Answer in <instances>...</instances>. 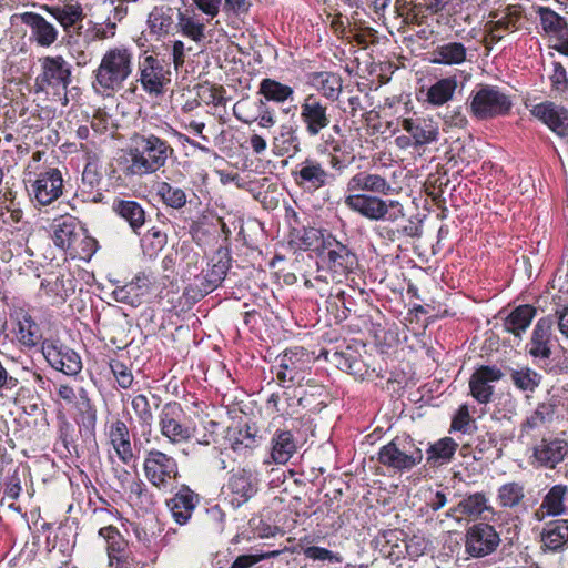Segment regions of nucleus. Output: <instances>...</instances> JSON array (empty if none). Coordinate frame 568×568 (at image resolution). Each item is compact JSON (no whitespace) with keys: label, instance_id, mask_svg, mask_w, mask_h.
Returning a JSON list of instances; mask_svg holds the SVG:
<instances>
[{"label":"nucleus","instance_id":"obj_1","mask_svg":"<svg viewBox=\"0 0 568 568\" xmlns=\"http://www.w3.org/2000/svg\"><path fill=\"white\" fill-rule=\"evenodd\" d=\"M173 154L171 144L154 133H134L123 154L118 158V166L125 176H143L165 166Z\"/></svg>","mask_w":568,"mask_h":568},{"label":"nucleus","instance_id":"obj_2","mask_svg":"<svg viewBox=\"0 0 568 568\" xmlns=\"http://www.w3.org/2000/svg\"><path fill=\"white\" fill-rule=\"evenodd\" d=\"M133 71V53L126 47H114L103 54L93 71L92 87L95 92L110 95L123 89Z\"/></svg>","mask_w":568,"mask_h":568},{"label":"nucleus","instance_id":"obj_3","mask_svg":"<svg viewBox=\"0 0 568 568\" xmlns=\"http://www.w3.org/2000/svg\"><path fill=\"white\" fill-rule=\"evenodd\" d=\"M159 428L161 435L173 445L190 442L196 432V425L175 400L165 403L159 414Z\"/></svg>","mask_w":568,"mask_h":568},{"label":"nucleus","instance_id":"obj_4","mask_svg":"<svg viewBox=\"0 0 568 568\" xmlns=\"http://www.w3.org/2000/svg\"><path fill=\"white\" fill-rule=\"evenodd\" d=\"M41 72L36 78L37 91L65 98L72 83V67L62 55H47L40 60Z\"/></svg>","mask_w":568,"mask_h":568},{"label":"nucleus","instance_id":"obj_5","mask_svg":"<svg viewBox=\"0 0 568 568\" xmlns=\"http://www.w3.org/2000/svg\"><path fill=\"white\" fill-rule=\"evenodd\" d=\"M148 481L159 490H170L180 477L179 464L173 456L159 449H150L143 462Z\"/></svg>","mask_w":568,"mask_h":568},{"label":"nucleus","instance_id":"obj_6","mask_svg":"<svg viewBox=\"0 0 568 568\" xmlns=\"http://www.w3.org/2000/svg\"><path fill=\"white\" fill-rule=\"evenodd\" d=\"M317 257L320 266L332 272L336 278L353 272L358 265L356 254L332 234H327L318 247Z\"/></svg>","mask_w":568,"mask_h":568},{"label":"nucleus","instance_id":"obj_7","mask_svg":"<svg viewBox=\"0 0 568 568\" xmlns=\"http://www.w3.org/2000/svg\"><path fill=\"white\" fill-rule=\"evenodd\" d=\"M513 101L499 88L495 85H480L473 93L470 112L478 120H488L504 116L511 110Z\"/></svg>","mask_w":568,"mask_h":568},{"label":"nucleus","instance_id":"obj_8","mask_svg":"<svg viewBox=\"0 0 568 568\" xmlns=\"http://www.w3.org/2000/svg\"><path fill=\"white\" fill-rule=\"evenodd\" d=\"M260 484L261 479L257 471L248 467L233 469L229 473L223 494L233 508H239L258 493Z\"/></svg>","mask_w":568,"mask_h":568},{"label":"nucleus","instance_id":"obj_9","mask_svg":"<svg viewBox=\"0 0 568 568\" xmlns=\"http://www.w3.org/2000/svg\"><path fill=\"white\" fill-rule=\"evenodd\" d=\"M278 364L274 367L278 384L290 387L301 384L311 366V356L303 347H292L277 356Z\"/></svg>","mask_w":568,"mask_h":568},{"label":"nucleus","instance_id":"obj_10","mask_svg":"<svg viewBox=\"0 0 568 568\" xmlns=\"http://www.w3.org/2000/svg\"><path fill=\"white\" fill-rule=\"evenodd\" d=\"M365 123L367 125L368 135L371 136V142L375 150L372 155L374 164L388 166L390 164V121L383 118L379 111L371 110L366 113Z\"/></svg>","mask_w":568,"mask_h":568},{"label":"nucleus","instance_id":"obj_11","mask_svg":"<svg viewBox=\"0 0 568 568\" xmlns=\"http://www.w3.org/2000/svg\"><path fill=\"white\" fill-rule=\"evenodd\" d=\"M140 83L150 95L159 97L164 93L171 82L170 64L153 55H146L139 63Z\"/></svg>","mask_w":568,"mask_h":568},{"label":"nucleus","instance_id":"obj_12","mask_svg":"<svg viewBox=\"0 0 568 568\" xmlns=\"http://www.w3.org/2000/svg\"><path fill=\"white\" fill-rule=\"evenodd\" d=\"M328 103L317 94H307L301 102L300 120L310 138L317 136L331 124Z\"/></svg>","mask_w":568,"mask_h":568},{"label":"nucleus","instance_id":"obj_13","mask_svg":"<svg viewBox=\"0 0 568 568\" xmlns=\"http://www.w3.org/2000/svg\"><path fill=\"white\" fill-rule=\"evenodd\" d=\"M263 98L250 101L242 99L233 106L234 116L244 124L257 123L262 129L273 128L276 120V111Z\"/></svg>","mask_w":568,"mask_h":568},{"label":"nucleus","instance_id":"obj_14","mask_svg":"<svg viewBox=\"0 0 568 568\" xmlns=\"http://www.w3.org/2000/svg\"><path fill=\"white\" fill-rule=\"evenodd\" d=\"M29 183L28 191L40 205H49L62 195L63 179L59 169L49 168Z\"/></svg>","mask_w":568,"mask_h":568},{"label":"nucleus","instance_id":"obj_15","mask_svg":"<svg viewBox=\"0 0 568 568\" xmlns=\"http://www.w3.org/2000/svg\"><path fill=\"white\" fill-rule=\"evenodd\" d=\"M153 280L152 273L139 272L130 282L116 285L111 296L118 303L139 307L151 293Z\"/></svg>","mask_w":568,"mask_h":568},{"label":"nucleus","instance_id":"obj_16","mask_svg":"<svg viewBox=\"0 0 568 568\" xmlns=\"http://www.w3.org/2000/svg\"><path fill=\"white\" fill-rule=\"evenodd\" d=\"M500 537L494 526L485 523L473 525L466 534V550L473 557H485L494 552Z\"/></svg>","mask_w":568,"mask_h":568},{"label":"nucleus","instance_id":"obj_17","mask_svg":"<svg viewBox=\"0 0 568 568\" xmlns=\"http://www.w3.org/2000/svg\"><path fill=\"white\" fill-rule=\"evenodd\" d=\"M42 353L50 366L68 376H75L82 369L80 355L72 348L57 342H44Z\"/></svg>","mask_w":568,"mask_h":568},{"label":"nucleus","instance_id":"obj_18","mask_svg":"<svg viewBox=\"0 0 568 568\" xmlns=\"http://www.w3.org/2000/svg\"><path fill=\"white\" fill-rule=\"evenodd\" d=\"M295 184L304 191L314 192L329 182L331 174L314 158H305L292 170Z\"/></svg>","mask_w":568,"mask_h":568},{"label":"nucleus","instance_id":"obj_19","mask_svg":"<svg viewBox=\"0 0 568 568\" xmlns=\"http://www.w3.org/2000/svg\"><path fill=\"white\" fill-rule=\"evenodd\" d=\"M257 94L267 102L282 105L281 110L283 114H291L292 118L295 116L297 104H291L295 101V91L293 87L284 84L275 79L264 78L258 84Z\"/></svg>","mask_w":568,"mask_h":568},{"label":"nucleus","instance_id":"obj_20","mask_svg":"<svg viewBox=\"0 0 568 568\" xmlns=\"http://www.w3.org/2000/svg\"><path fill=\"white\" fill-rule=\"evenodd\" d=\"M227 446L239 456L248 457L262 443V436L254 425H237L227 427L224 437Z\"/></svg>","mask_w":568,"mask_h":568},{"label":"nucleus","instance_id":"obj_21","mask_svg":"<svg viewBox=\"0 0 568 568\" xmlns=\"http://www.w3.org/2000/svg\"><path fill=\"white\" fill-rule=\"evenodd\" d=\"M21 23L30 29V41L40 48H50L59 37L57 27L37 12L26 11L18 14Z\"/></svg>","mask_w":568,"mask_h":568},{"label":"nucleus","instance_id":"obj_22","mask_svg":"<svg viewBox=\"0 0 568 568\" xmlns=\"http://www.w3.org/2000/svg\"><path fill=\"white\" fill-rule=\"evenodd\" d=\"M298 124L293 118L278 125L275 130L272 146L277 156L293 158L302 151V140Z\"/></svg>","mask_w":568,"mask_h":568},{"label":"nucleus","instance_id":"obj_23","mask_svg":"<svg viewBox=\"0 0 568 568\" xmlns=\"http://www.w3.org/2000/svg\"><path fill=\"white\" fill-rule=\"evenodd\" d=\"M531 114L560 138L568 136V110L551 101L532 106Z\"/></svg>","mask_w":568,"mask_h":568},{"label":"nucleus","instance_id":"obj_24","mask_svg":"<svg viewBox=\"0 0 568 568\" xmlns=\"http://www.w3.org/2000/svg\"><path fill=\"white\" fill-rule=\"evenodd\" d=\"M102 182L101 165L95 158H90L83 169L81 183L78 186L75 196L81 202H102L104 195L100 191Z\"/></svg>","mask_w":568,"mask_h":568},{"label":"nucleus","instance_id":"obj_25","mask_svg":"<svg viewBox=\"0 0 568 568\" xmlns=\"http://www.w3.org/2000/svg\"><path fill=\"white\" fill-rule=\"evenodd\" d=\"M568 455V443L560 438H542L532 448L531 458L540 467L554 469Z\"/></svg>","mask_w":568,"mask_h":568},{"label":"nucleus","instance_id":"obj_26","mask_svg":"<svg viewBox=\"0 0 568 568\" xmlns=\"http://www.w3.org/2000/svg\"><path fill=\"white\" fill-rule=\"evenodd\" d=\"M503 377L501 371L496 366H480L470 376L469 389L470 395L479 404H488L494 394L491 383Z\"/></svg>","mask_w":568,"mask_h":568},{"label":"nucleus","instance_id":"obj_27","mask_svg":"<svg viewBox=\"0 0 568 568\" xmlns=\"http://www.w3.org/2000/svg\"><path fill=\"white\" fill-rule=\"evenodd\" d=\"M232 266V256L227 250L216 251L209 263V268L201 281L202 291L207 294L217 288L225 280Z\"/></svg>","mask_w":568,"mask_h":568},{"label":"nucleus","instance_id":"obj_28","mask_svg":"<svg viewBox=\"0 0 568 568\" xmlns=\"http://www.w3.org/2000/svg\"><path fill=\"white\" fill-rule=\"evenodd\" d=\"M344 203L352 211L369 220L384 219L390 206V204H387L377 196L365 194H349L345 197Z\"/></svg>","mask_w":568,"mask_h":568},{"label":"nucleus","instance_id":"obj_29","mask_svg":"<svg viewBox=\"0 0 568 568\" xmlns=\"http://www.w3.org/2000/svg\"><path fill=\"white\" fill-rule=\"evenodd\" d=\"M325 357L338 369L344 371L356 378H364L367 373V367L361 358L359 353L351 345L334 352L326 351Z\"/></svg>","mask_w":568,"mask_h":568},{"label":"nucleus","instance_id":"obj_30","mask_svg":"<svg viewBox=\"0 0 568 568\" xmlns=\"http://www.w3.org/2000/svg\"><path fill=\"white\" fill-rule=\"evenodd\" d=\"M199 503V494L193 491L187 485H182L174 496L168 501V506L174 520L179 525H185L190 520Z\"/></svg>","mask_w":568,"mask_h":568},{"label":"nucleus","instance_id":"obj_31","mask_svg":"<svg viewBox=\"0 0 568 568\" xmlns=\"http://www.w3.org/2000/svg\"><path fill=\"white\" fill-rule=\"evenodd\" d=\"M552 320L541 317L537 321L531 333L528 353L535 358L548 359L552 346Z\"/></svg>","mask_w":568,"mask_h":568},{"label":"nucleus","instance_id":"obj_32","mask_svg":"<svg viewBox=\"0 0 568 568\" xmlns=\"http://www.w3.org/2000/svg\"><path fill=\"white\" fill-rule=\"evenodd\" d=\"M568 486L558 484L552 486L544 496L539 508L535 511V518L542 521L547 516H560L567 513L566 496Z\"/></svg>","mask_w":568,"mask_h":568},{"label":"nucleus","instance_id":"obj_33","mask_svg":"<svg viewBox=\"0 0 568 568\" xmlns=\"http://www.w3.org/2000/svg\"><path fill=\"white\" fill-rule=\"evenodd\" d=\"M74 408L75 423L80 427V432L83 430L85 435L94 437L98 422V409L83 387L79 389Z\"/></svg>","mask_w":568,"mask_h":568},{"label":"nucleus","instance_id":"obj_34","mask_svg":"<svg viewBox=\"0 0 568 568\" xmlns=\"http://www.w3.org/2000/svg\"><path fill=\"white\" fill-rule=\"evenodd\" d=\"M40 9L52 16L60 23L65 32V37L72 34L71 29L84 19L83 8L79 2H68L62 6L41 4Z\"/></svg>","mask_w":568,"mask_h":568},{"label":"nucleus","instance_id":"obj_35","mask_svg":"<svg viewBox=\"0 0 568 568\" xmlns=\"http://www.w3.org/2000/svg\"><path fill=\"white\" fill-rule=\"evenodd\" d=\"M414 210V201L410 199L408 192L399 201L393 200V223L397 233L407 236L419 235V222L413 219H405L404 210Z\"/></svg>","mask_w":568,"mask_h":568},{"label":"nucleus","instance_id":"obj_36","mask_svg":"<svg viewBox=\"0 0 568 568\" xmlns=\"http://www.w3.org/2000/svg\"><path fill=\"white\" fill-rule=\"evenodd\" d=\"M112 211L128 222L135 234L145 224V210L138 201L116 197L112 203Z\"/></svg>","mask_w":568,"mask_h":568},{"label":"nucleus","instance_id":"obj_37","mask_svg":"<svg viewBox=\"0 0 568 568\" xmlns=\"http://www.w3.org/2000/svg\"><path fill=\"white\" fill-rule=\"evenodd\" d=\"M109 439L121 462L129 464L134 459L130 429L123 420L116 419L111 424Z\"/></svg>","mask_w":568,"mask_h":568},{"label":"nucleus","instance_id":"obj_38","mask_svg":"<svg viewBox=\"0 0 568 568\" xmlns=\"http://www.w3.org/2000/svg\"><path fill=\"white\" fill-rule=\"evenodd\" d=\"M297 452V440L291 430L276 429L271 439V458L275 464H286Z\"/></svg>","mask_w":568,"mask_h":568},{"label":"nucleus","instance_id":"obj_39","mask_svg":"<svg viewBox=\"0 0 568 568\" xmlns=\"http://www.w3.org/2000/svg\"><path fill=\"white\" fill-rule=\"evenodd\" d=\"M542 547L556 552L568 546V519L551 520L541 532Z\"/></svg>","mask_w":568,"mask_h":568},{"label":"nucleus","instance_id":"obj_40","mask_svg":"<svg viewBox=\"0 0 568 568\" xmlns=\"http://www.w3.org/2000/svg\"><path fill=\"white\" fill-rule=\"evenodd\" d=\"M496 20L487 23L489 37L493 41L503 39L506 32H513L519 28L521 11L516 7H507L500 14H495Z\"/></svg>","mask_w":568,"mask_h":568},{"label":"nucleus","instance_id":"obj_41","mask_svg":"<svg viewBox=\"0 0 568 568\" xmlns=\"http://www.w3.org/2000/svg\"><path fill=\"white\" fill-rule=\"evenodd\" d=\"M371 334L374 338V345L376 347V351L385 363V368L379 367V373H386L388 369V358L390 351V343L388 342L390 327L387 320L384 318V316H382L381 313L377 314L376 318L372 320ZM378 375H381L382 377L384 376L383 374Z\"/></svg>","mask_w":568,"mask_h":568},{"label":"nucleus","instance_id":"obj_42","mask_svg":"<svg viewBox=\"0 0 568 568\" xmlns=\"http://www.w3.org/2000/svg\"><path fill=\"white\" fill-rule=\"evenodd\" d=\"M485 511L494 514V508L488 505L485 493H474L465 496L455 508L447 513V516L459 513L465 517L477 519L481 517Z\"/></svg>","mask_w":568,"mask_h":568},{"label":"nucleus","instance_id":"obj_43","mask_svg":"<svg viewBox=\"0 0 568 568\" xmlns=\"http://www.w3.org/2000/svg\"><path fill=\"white\" fill-rule=\"evenodd\" d=\"M175 27L179 32L194 42H201L205 39V23L193 9L179 10Z\"/></svg>","mask_w":568,"mask_h":568},{"label":"nucleus","instance_id":"obj_44","mask_svg":"<svg viewBox=\"0 0 568 568\" xmlns=\"http://www.w3.org/2000/svg\"><path fill=\"white\" fill-rule=\"evenodd\" d=\"M458 449V443L452 437H443L426 449V460L430 467L449 464Z\"/></svg>","mask_w":568,"mask_h":568},{"label":"nucleus","instance_id":"obj_45","mask_svg":"<svg viewBox=\"0 0 568 568\" xmlns=\"http://www.w3.org/2000/svg\"><path fill=\"white\" fill-rule=\"evenodd\" d=\"M403 129L407 131L415 141V144H427L437 139V125L425 119H402L399 120Z\"/></svg>","mask_w":568,"mask_h":568},{"label":"nucleus","instance_id":"obj_46","mask_svg":"<svg viewBox=\"0 0 568 568\" xmlns=\"http://www.w3.org/2000/svg\"><path fill=\"white\" fill-rule=\"evenodd\" d=\"M536 316V308L529 304H523L515 307L504 320V328L508 333L520 337L529 327Z\"/></svg>","mask_w":568,"mask_h":568},{"label":"nucleus","instance_id":"obj_47","mask_svg":"<svg viewBox=\"0 0 568 568\" xmlns=\"http://www.w3.org/2000/svg\"><path fill=\"white\" fill-rule=\"evenodd\" d=\"M83 227L72 216L62 217L54 225L52 240L55 246L69 251Z\"/></svg>","mask_w":568,"mask_h":568},{"label":"nucleus","instance_id":"obj_48","mask_svg":"<svg viewBox=\"0 0 568 568\" xmlns=\"http://www.w3.org/2000/svg\"><path fill=\"white\" fill-rule=\"evenodd\" d=\"M389 190V185L386 180L377 174H371L367 172H358L347 182L346 191L353 194L357 191H369L386 194Z\"/></svg>","mask_w":568,"mask_h":568},{"label":"nucleus","instance_id":"obj_49","mask_svg":"<svg viewBox=\"0 0 568 568\" xmlns=\"http://www.w3.org/2000/svg\"><path fill=\"white\" fill-rule=\"evenodd\" d=\"M99 535L106 540V550L110 564L113 565L119 558L131 556L128 551V541L122 537L116 527L106 526L99 530Z\"/></svg>","mask_w":568,"mask_h":568},{"label":"nucleus","instance_id":"obj_50","mask_svg":"<svg viewBox=\"0 0 568 568\" xmlns=\"http://www.w3.org/2000/svg\"><path fill=\"white\" fill-rule=\"evenodd\" d=\"M311 83L315 87L327 100H337L342 90L341 78L333 72H314L310 75Z\"/></svg>","mask_w":568,"mask_h":568},{"label":"nucleus","instance_id":"obj_51","mask_svg":"<svg viewBox=\"0 0 568 568\" xmlns=\"http://www.w3.org/2000/svg\"><path fill=\"white\" fill-rule=\"evenodd\" d=\"M556 406L550 403H540L536 409L521 423L520 437L530 436L531 432L539 429L552 420Z\"/></svg>","mask_w":568,"mask_h":568},{"label":"nucleus","instance_id":"obj_52","mask_svg":"<svg viewBox=\"0 0 568 568\" xmlns=\"http://www.w3.org/2000/svg\"><path fill=\"white\" fill-rule=\"evenodd\" d=\"M398 437L393 440V468L409 469L419 464L423 459L422 450L408 440L403 449L398 448Z\"/></svg>","mask_w":568,"mask_h":568},{"label":"nucleus","instance_id":"obj_53","mask_svg":"<svg viewBox=\"0 0 568 568\" xmlns=\"http://www.w3.org/2000/svg\"><path fill=\"white\" fill-rule=\"evenodd\" d=\"M452 0H396V10L403 16V8L408 7L415 17H426L442 11Z\"/></svg>","mask_w":568,"mask_h":568},{"label":"nucleus","instance_id":"obj_54","mask_svg":"<svg viewBox=\"0 0 568 568\" xmlns=\"http://www.w3.org/2000/svg\"><path fill=\"white\" fill-rule=\"evenodd\" d=\"M457 88V80L455 77H448L438 80L429 87L426 101L435 106H440L452 100Z\"/></svg>","mask_w":568,"mask_h":568},{"label":"nucleus","instance_id":"obj_55","mask_svg":"<svg viewBox=\"0 0 568 568\" xmlns=\"http://www.w3.org/2000/svg\"><path fill=\"white\" fill-rule=\"evenodd\" d=\"M131 407L135 414L142 436H150L154 416L148 397L143 394L134 395L131 398Z\"/></svg>","mask_w":568,"mask_h":568},{"label":"nucleus","instance_id":"obj_56","mask_svg":"<svg viewBox=\"0 0 568 568\" xmlns=\"http://www.w3.org/2000/svg\"><path fill=\"white\" fill-rule=\"evenodd\" d=\"M525 497V487L517 481L503 484L497 490V501L501 508H518Z\"/></svg>","mask_w":568,"mask_h":568},{"label":"nucleus","instance_id":"obj_57","mask_svg":"<svg viewBox=\"0 0 568 568\" xmlns=\"http://www.w3.org/2000/svg\"><path fill=\"white\" fill-rule=\"evenodd\" d=\"M326 233L322 229L306 227L293 229L291 235L297 241V245L301 250H315L318 252V247L323 245V241L326 239Z\"/></svg>","mask_w":568,"mask_h":568},{"label":"nucleus","instance_id":"obj_58","mask_svg":"<svg viewBox=\"0 0 568 568\" xmlns=\"http://www.w3.org/2000/svg\"><path fill=\"white\" fill-rule=\"evenodd\" d=\"M466 48L460 42H448L434 50L433 61L440 64H460L466 60Z\"/></svg>","mask_w":568,"mask_h":568},{"label":"nucleus","instance_id":"obj_59","mask_svg":"<svg viewBox=\"0 0 568 568\" xmlns=\"http://www.w3.org/2000/svg\"><path fill=\"white\" fill-rule=\"evenodd\" d=\"M78 434L75 427L64 416L58 422V443L62 445L67 455L79 457Z\"/></svg>","mask_w":568,"mask_h":568},{"label":"nucleus","instance_id":"obj_60","mask_svg":"<svg viewBox=\"0 0 568 568\" xmlns=\"http://www.w3.org/2000/svg\"><path fill=\"white\" fill-rule=\"evenodd\" d=\"M168 243L166 233L158 227H151L141 239V248L144 256L155 258Z\"/></svg>","mask_w":568,"mask_h":568},{"label":"nucleus","instance_id":"obj_61","mask_svg":"<svg viewBox=\"0 0 568 568\" xmlns=\"http://www.w3.org/2000/svg\"><path fill=\"white\" fill-rule=\"evenodd\" d=\"M149 27L154 33H169L174 24L173 9L170 7H155L149 14Z\"/></svg>","mask_w":568,"mask_h":568},{"label":"nucleus","instance_id":"obj_62","mask_svg":"<svg viewBox=\"0 0 568 568\" xmlns=\"http://www.w3.org/2000/svg\"><path fill=\"white\" fill-rule=\"evenodd\" d=\"M156 194L166 206L175 210L182 209L187 202L185 191L168 182L158 185Z\"/></svg>","mask_w":568,"mask_h":568},{"label":"nucleus","instance_id":"obj_63","mask_svg":"<svg viewBox=\"0 0 568 568\" xmlns=\"http://www.w3.org/2000/svg\"><path fill=\"white\" fill-rule=\"evenodd\" d=\"M98 250V241L87 234V230L82 229L68 251L73 257H79L82 261H89Z\"/></svg>","mask_w":568,"mask_h":568},{"label":"nucleus","instance_id":"obj_64","mask_svg":"<svg viewBox=\"0 0 568 568\" xmlns=\"http://www.w3.org/2000/svg\"><path fill=\"white\" fill-rule=\"evenodd\" d=\"M540 20L542 29L547 33H554L558 38H564L568 36L567 21L552 10L542 8L540 10Z\"/></svg>","mask_w":568,"mask_h":568}]
</instances>
